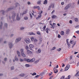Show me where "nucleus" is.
Segmentation results:
<instances>
[{
	"instance_id": "1",
	"label": "nucleus",
	"mask_w": 79,
	"mask_h": 79,
	"mask_svg": "<svg viewBox=\"0 0 79 79\" xmlns=\"http://www.w3.org/2000/svg\"><path fill=\"white\" fill-rule=\"evenodd\" d=\"M27 61L28 62H29L30 63H31L35 61V58H33L31 60L27 58H25L24 59V60L21 59V58L19 59V61L21 62H22V61Z\"/></svg>"
},
{
	"instance_id": "2",
	"label": "nucleus",
	"mask_w": 79,
	"mask_h": 79,
	"mask_svg": "<svg viewBox=\"0 0 79 79\" xmlns=\"http://www.w3.org/2000/svg\"><path fill=\"white\" fill-rule=\"evenodd\" d=\"M71 4H69L67 5L64 8V10H66L68 9L69 8V7H71Z\"/></svg>"
},
{
	"instance_id": "3",
	"label": "nucleus",
	"mask_w": 79,
	"mask_h": 79,
	"mask_svg": "<svg viewBox=\"0 0 79 79\" xmlns=\"http://www.w3.org/2000/svg\"><path fill=\"white\" fill-rule=\"evenodd\" d=\"M70 44H74L73 45L72 48H73L74 47V46L76 45V42H75L74 41V40H71L70 41Z\"/></svg>"
},
{
	"instance_id": "4",
	"label": "nucleus",
	"mask_w": 79,
	"mask_h": 79,
	"mask_svg": "<svg viewBox=\"0 0 79 79\" xmlns=\"http://www.w3.org/2000/svg\"><path fill=\"white\" fill-rule=\"evenodd\" d=\"M54 8V4H52L50 6H49V8H48V10H50V8Z\"/></svg>"
},
{
	"instance_id": "5",
	"label": "nucleus",
	"mask_w": 79,
	"mask_h": 79,
	"mask_svg": "<svg viewBox=\"0 0 79 79\" xmlns=\"http://www.w3.org/2000/svg\"><path fill=\"white\" fill-rule=\"evenodd\" d=\"M12 19H14V18H15V16H16V13H15V12H13L12 13Z\"/></svg>"
},
{
	"instance_id": "6",
	"label": "nucleus",
	"mask_w": 79,
	"mask_h": 79,
	"mask_svg": "<svg viewBox=\"0 0 79 79\" xmlns=\"http://www.w3.org/2000/svg\"><path fill=\"white\" fill-rule=\"evenodd\" d=\"M70 66L69 65H67L65 69V71H68L69 69Z\"/></svg>"
},
{
	"instance_id": "7",
	"label": "nucleus",
	"mask_w": 79,
	"mask_h": 79,
	"mask_svg": "<svg viewBox=\"0 0 79 79\" xmlns=\"http://www.w3.org/2000/svg\"><path fill=\"white\" fill-rule=\"evenodd\" d=\"M21 40V38H19L15 40V43H17L18 42H19V41H20Z\"/></svg>"
},
{
	"instance_id": "8",
	"label": "nucleus",
	"mask_w": 79,
	"mask_h": 79,
	"mask_svg": "<svg viewBox=\"0 0 79 79\" xmlns=\"http://www.w3.org/2000/svg\"><path fill=\"white\" fill-rule=\"evenodd\" d=\"M53 70H54V73H55V74H56L57 73H58V70L56 69V68H54L53 69Z\"/></svg>"
},
{
	"instance_id": "9",
	"label": "nucleus",
	"mask_w": 79,
	"mask_h": 79,
	"mask_svg": "<svg viewBox=\"0 0 79 79\" xmlns=\"http://www.w3.org/2000/svg\"><path fill=\"white\" fill-rule=\"evenodd\" d=\"M49 31H50V29H48V28H47L45 29V31L46 33H47V34H48V31H49Z\"/></svg>"
},
{
	"instance_id": "10",
	"label": "nucleus",
	"mask_w": 79,
	"mask_h": 79,
	"mask_svg": "<svg viewBox=\"0 0 79 79\" xmlns=\"http://www.w3.org/2000/svg\"><path fill=\"white\" fill-rule=\"evenodd\" d=\"M41 52V49L40 48H39L38 50V51L36 52V53H40Z\"/></svg>"
},
{
	"instance_id": "11",
	"label": "nucleus",
	"mask_w": 79,
	"mask_h": 79,
	"mask_svg": "<svg viewBox=\"0 0 79 79\" xmlns=\"http://www.w3.org/2000/svg\"><path fill=\"white\" fill-rule=\"evenodd\" d=\"M57 18V16L54 15H52V19H55V18Z\"/></svg>"
},
{
	"instance_id": "12",
	"label": "nucleus",
	"mask_w": 79,
	"mask_h": 79,
	"mask_svg": "<svg viewBox=\"0 0 79 79\" xmlns=\"http://www.w3.org/2000/svg\"><path fill=\"white\" fill-rule=\"evenodd\" d=\"M9 48H11L13 47V44H12V43H11L10 44V43H9Z\"/></svg>"
},
{
	"instance_id": "13",
	"label": "nucleus",
	"mask_w": 79,
	"mask_h": 79,
	"mask_svg": "<svg viewBox=\"0 0 79 79\" xmlns=\"http://www.w3.org/2000/svg\"><path fill=\"white\" fill-rule=\"evenodd\" d=\"M42 17V15H38V17H36V19L37 20L38 19H40V18Z\"/></svg>"
},
{
	"instance_id": "14",
	"label": "nucleus",
	"mask_w": 79,
	"mask_h": 79,
	"mask_svg": "<svg viewBox=\"0 0 79 79\" xmlns=\"http://www.w3.org/2000/svg\"><path fill=\"white\" fill-rule=\"evenodd\" d=\"M46 28V25H44V27L42 28L43 30H42L41 31H45Z\"/></svg>"
},
{
	"instance_id": "15",
	"label": "nucleus",
	"mask_w": 79,
	"mask_h": 79,
	"mask_svg": "<svg viewBox=\"0 0 79 79\" xmlns=\"http://www.w3.org/2000/svg\"><path fill=\"white\" fill-rule=\"evenodd\" d=\"M27 53L28 54H29V53H32V52L29 50H27Z\"/></svg>"
},
{
	"instance_id": "16",
	"label": "nucleus",
	"mask_w": 79,
	"mask_h": 79,
	"mask_svg": "<svg viewBox=\"0 0 79 79\" xmlns=\"http://www.w3.org/2000/svg\"><path fill=\"white\" fill-rule=\"evenodd\" d=\"M19 15V14H17V20H18V21H19L20 19V18L18 17Z\"/></svg>"
},
{
	"instance_id": "17",
	"label": "nucleus",
	"mask_w": 79,
	"mask_h": 79,
	"mask_svg": "<svg viewBox=\"0 0 79 79\" xmlns=\"http://www.w3.org/2000/svg\"><path fill=\"white\" fill-rule=\"evenodd\" d=\"M42 13H43V11H42V10H41L38 12V15H42Z\"/></svg>"
},
{
	"instance_id": "18",
	"label": "nucleus",
	"mask_w": 79,
	"mask_h": 79,
	"mask_svg": "<svg viewBox=\"0 0 79 79\" xmlns=\"http://www.w3.org/2000/svg\"><path fill=\"white\" fill-rule=\"evenodd\" d=\"M29 34L30 35H35V33H34L32 32L29 33Z\"/></svg>"
},
{
	"instance_id": "19",
	"label": "nucleus",
	"mask_w": 79,
	"mask_h": 79,
	"mask_svg": "<svg viewBox=\"0 0 79 79\" xmlns=\"http://www.w3.org/2000/svg\"><path fill=\"white\" fill-rule=\"evenodd\" d=\"M25 41L26 43L27 44H30V43L31 42V41H28V40H25Z\"/></svg>"
},
{
	"instance_id": "20",
	"label": "nucleus",
	"mask_w": 79,
	"mask_h": 79,
	"mask_svg": "<svg viewBox=\"0 0 79 79\" xmlns=\"http://www.w3.org/2000/svg\"><path fill=\"white\" fill-rule=\"evenodd\" d=\"M67 44L68 46H70V43L68 42V39L66 40Z\"/></svg>"
},
{
	"instance_id": "21",
	"label": "nucleus",
	"mask_w": 79,
	"mask_h": 79,
	"mask_svg": "<svg viewBox=\"0 0 79 79\" xmlns=\"http://www.w3.org/2000/svg\"><path fill=\"white\" fill-rule=\"evenodd\" d=\"M2 26H3V23L1 22V25H0V29H2Z\"/></svg>"
},
{
	"instance_id": "22",
	"label": "nucleus",
	"mask_w": 79,
	"mask_h": 79,
	"mask_svg": "<svg viewBox=\"0 0 79 79\" xmlns=\"http://www.w3.org/2000/svg\"><path fill=\"white\" fill-rule=\"evenodd\" d=\"M20 77H24V74L21 73L19 75Z\"/></svg>"
},
{
	"instance_id": "23",
	"label": "nucleus",
	"mask_w": 79,
	"mask_h": 79,
	"mask_svg": "<svg viewBox=\"0 0 79 79\" xmlns=\"http://www.w3.org/2000/svg\"><path fill=\"white\" fill-rule=\"evenodd\" d=\"M13 9H14V8H9V9H7L6 11H10L11 10H13Z\"/></svg>"
},
{
	"instance_id": "24",
	"label": "nucleus",
	"mask_w": 79,
	"mask_h": 79,
	"mask_svg": "<svg viewBox=\"0 0 79 79\" xmlns=\"http://www.w3.org/2000/svg\"><path fill=\"white\" fill-rule=\"evenodd\" d=\"M60 34L62 35H64V31H61L60 32Z\"/></svg>"
},
{
	"instance_id": "25",
	"label": "nucleus",
	"mask_w": 79,
	"mask_h": 79,
	"mask_svg": "<svg viewBox=\"0 0 79 79\" xmlns=\"http://www.w3.org/2000/svg\"><path fill=\"white\" fill-rule=\"evenodd\" d=\"M29 46V47H30V48H33V47H34V45L33 44H30Z\"/></svg>"
},
{
	"instance_id": "26",
	"label": "nucleus",
	"mask_w": 79,
	"mask_h": 79,
	"mask_svg": "<svg viewBox=\"0 0 79 79\" xmlns=\"http://www.w3.org/2000/svg\"><path fill=\"white\" fill-rule=\"evenodd\" d=\"M44 4L45 5L47 4V0H45L44 3Z\"/></svg>"
},
{
	"instance_id": "27",
	"label": "nucleus",
	"mask_w": 79,
	"mask_h": 79,
	"mask_svg": "<svg viewBox=\"0 0 79 79\" xmlns=\"http://www.w3.org/2000/svg\"><path fill=\"white\" fill-rule=\"evenodd\" d=\"M75 76L76 77L79 76V72L75 74Z\"/></svg>"
},
{
	"instance_id": "28",
	"label": "nucleus",
	"mask_w": 79,
	"mask_h": 79,
	"mask_svg": "<svg viewBox=\"0 0 79 79\" xmlns=\"http://www.w3.org/2000/svg\"><path fill=\"white\" fill-rule=\"evenodd\" d=\"M74 20H75V22H78V19H77V18H75Z\"/></svg>"
},
{
	"instance_id": "29",
	"label": "nucleus",
	"mask_w": 79,
	"mask_h": 79,
	"mask_svg": "<svg viewBox=\"0 0 79 79\" xmlns=\"http://www.w3.org/2000/svg\"><path fill=\"white\" fill-rule=\"evenodd\" d=\"M37 3L39 5H40V4H41V1H40V0H39L37 2Z\"/></svg>"
},
{
	"instance_id": "30",
	"label": "nucleus",
	"mask_w": 79,
	"mask_h": 79,
	"mask_svg": "<svg viewBox=\"0 0 79 79\" xmlns=\"http://www.w3.org/2000/svg\"><path fill=\"white\" fill-rule=\"evenodd\" d=\"M21 55L22 56H23V57H26V55L24 54V53H22Z\"/></svg>"
},
{
	"instance_id": "31",
	"label": "nucleus",
	"mask_w": 79,
	"mask_h": 79,
	"mask_svg": "<svg viewBox=\"0 0 79 79\" xmlns=\"http://www.w3.org/2000/svg\"><path fill=\"white\" fill-rule=\"evenodd\" d=\"M17 54L18 55V56H20V52H19V51H17Z\"/></svg>"
},
{
	"instance_id": "32",
	"label": "nucleus",
	"mask_w": 79,
	"mask_h": 79,
	"mask_svg": "<svg viewBox=\"0 0 79 79\" xmlns=\"http://www.w3.org/2000/svg\"><path fill=\"white\" fill-rule=\"evenodd\" d=\"M20 51L21 52V53H24V50H23V49H21V50H20Z\"/></svg>"
},
{
	"instance_id": "33",
	"label": "nucleus",
	"mask_w": 79,
	"mask_h": 79,
	"mask_svg": "<svg viewBox=\"0 0 79 79\" xmlns=\"http://www.w3.org/2000/svg\"><path fill=\"white\" fill-rule=\"evenodd\" d=\"M15 61H18V60H19V59L15 56Z\"/></svg>"
},
{
	"instance_id": "34",
	"label": "nucleus",
	"mask_w": 79,
	"mask_h": 79,
	"mask_svg": "<svg viewBox=\"0 0 79 79\" xmlns=\"http://www.w3.org/2000/svg\"><path fill=\"white\" fill-rule=\"evenodd\" d=\"M36 34H38V35H41V34L40 33V32L39 31H37L36 32Z\"/></svg>"
},
{
	"instance_id": "35",
	"label": "nucleus",
	"mask_w": 79,
	"mask_h": 79,
	"mask_svg": "<svg viewBox=\"0 0 79 79\" xmlns=\"http://www.w3.org/2000/svg\"><path fill=\"white\" fill-rule=\"evenodd\" d=\"M16 7L18 6H19V4L18 3H16L15 4Z\"/></svg>"
},
{
	"instance_id": "36",
	"label": "nucleus",
	"mask_w": 79,
	"mask_h": 79,
	"mask_svg": "<svg viewBox=\"0 0 79 79\" xmlns=\"http://www.w3.org/2000/svg\"><path fill=\"white\" fill-rule=\"evenodd\" d=\"M0 12H2V15H4V13H5V11L3 10H2Z\"/></svg>"
},
{
	"instance_id": "37",
	"label": "nucleus",
	"mask_w": 79,
	"mask_h": 79,
	"mask_svg": "<svg viewBox=\"0 0 79 79\" xmlns=\"http://www.w3.org/2000/svg\"><path fill=\"white\" fill-rule=\"evenodd\" d=\"M7 26H8V25L7 24V23H5L4 24V26L6 27H7Z\"/></svg>"
},
{
	"instance_id": "38",
	"label": "nucleus",
	"mask_w": 79,
	"mask_h": 79,
	"mask_svg": "<svg viewBox=\"0 0 79 79\" xmlns=\"http://www.w3.org/2000/svg\"><path fill=\"white\" fill-rule=\"evenodd\" d=\"M37 75V73H36L34 72L32 74V76H35V75Z\"/></svg>"
},
{
	"instance_id": "39",
	"label": "nucleus",
	"mask_w": 79,
	"mask_h": 79,
	"mask_svg": "<svg viewBox=\"0 0 79 79\" xmlns=\"http://www.w3.org/2000/svg\"><path fill=\"white\" fill-rule=\"evenodd\" d=\"M40 76H43V75H44V73L43 72V73H40Z\"/></svg>"
},
{
	"instance_id": "40",
	"label": "nucleus",
	"mask_w": 79,
	"mask_h": 79,
	"mask_svg": "<svg viewBox=\"0 0 79 79\" xmlns=\"http://www.w3.org/2000/svg\"><path fill=\"white\" fill-rule=\"evenodd\" d=\"M25 66H26L27 67H29L30 65L29 64H25Z\"/></svg>"
},
{
	"instance_id": "41",
	"label": "nucleus",
	"mask_w": 79,
	"mask_h": 79,
	"mask_svg": "<svg viewBox=\"0 0 79 79\" xmlns=\"http://www.w3.org/2000/svg\"><path fill=\"white\" fill-rule=\"evenodd\" d=\"M25 48L27 50H28V49H29V47L27 46H26L25 47Z\"/></svg>"
},
{
	"instance_id": "42",
	"label": "nucleus",
	"mask_w": 79,
	"mask_h": 79,
	"mask_svg": "<svg viewBox=\"0 0 79 79\" xmlns=\"http://www.w3.org/2000/svg\"><path fill=\"white\" fill-rule=\"evenodd\" d=\"M36 9H37V10H40V7H39V6H38L37 7Z\"/></svg>"
},
{
	"instance_id": "43",
	"label": "nucleus",
	"mask_w": 79,
	"mask_h": 79,
	"mask_svg": "<svg viewBox=\"0 0 79 79\" xmlns=\"http://www.w3.org/2000/svg\"><path fill=\"white\" fill-rule=\"evenodd\" d=\"M31 41H33V40H34V37H31Z\"/></svg>"
},
{
	"instance_id": "44",
	"label": "nucleus",
	"mask_w": 79,
	"mask_h": 79,
	"mask_svg": "<svg viewBox=\"0 0 79 79\" xmlns=\"http://www.w3.org/2000/svg\"><path fill=\"white\" fill-rule=\"evenodd\" d=\"M55 49H56V47H53V48H52V50H55Z\"/></svg>"
},
{
	"instance_id": "45",
	"label": "nucleus",
	"mask_w": 79,
	"mask_h": 79,
	"mask_svg": "<svg viewBox=\"0 0 79 79\" xmlns=\"http://www.w3.org/2000/svg\"><path fill=\"white\" fill-rule=\"evenodd\" d=\"M40 76V75H37L35 76V77L36 78H38V77H39Z\"/></svg>"
},
{
	"instance_id": "46",
	"label": "nucleus",
	"mask_w": 79,
	"mask_h": 79,
	"mask_svg": "<svg viewBox=\"0 0 79 79\" xmlns=\"http://www.w3.org/2000/svg\"><path fill=\"white\" fill-rule=\"evenodd\" d=\"M61 50V48H59L57 50V51H58V52H60Z\"/></svg>"
},
{
	"instance_id": "47",
	"label": "nucleus",
	"mask_w": 79,
	"mask_h": 79,
	"mask_svg": "<svg viewBox=\"0 0 79 79\" xmlns=\"http://www.w3.org/2000/svg\"><path fill=\"white\" fill-rule=\"evenodd\" d=\"M24 19L25 20H27V19H28V18L27 17H25L24 18Z\"/></svg>"
},
{
	"instance_id": "48",
	"label": "nucleus",
	"mask_w": 79,
	"mask_h": 79,
	"mask_svg": "<svg viewBox=\"0 0 79 79\" xmlns=\"http://www.w3.org/2000/svg\"><path fill=\"white\" fill-rule=\"evenodd\" d=\"M14 69V66H12L11 68V70H13Z\"/></svg>"
},
{
	"instance_id": "49",
	"label": "nucleus",
	"mask_w": 79,
	"mask_h": 79,
	"mask_svg": "<svg viewBox=\"0 0 79 79\" xmlns=\"http://www.w3.org/2000/svg\"><path fill=\"white\" fill-rule=\"evenodd\" d=\"M52 74H53V73L51 72V73H49V76H51V75H52Z\"/></svg>"
},
{
	"instance_id": "50",
	"label": "nucleus",
	"mask_w": 79,
	"mask_h": 79,
	"mask_svg": "<svg viewBox=\"0 0 79 79\" xmlns=\"http://www.w3.org/2000/svg\"><path fill=\"white\" fill-rule=\"evenodd\" d=\"M60 79H64V76H63L62 77H61Z\"/></svg>"
},
{
	"instance_id": "51",
	"label": "nucleus",
	"mask_w": 79,
	"mask_h": 79,
	"mask_svg": "<svg viewBox=\"0 0 79 79\" xmlns=\"http://www.w3.org/2000/svg\"><path fill=\"white\" fill-rule=\"evenodd\" d=\"M30 16L31 19L32 18V15H31V13H30Z\"/></svg>"
},
{
	"instance_id": "52",
	"label": "nucleus",
	"mask_w": 79,
	"mask_h": 79,
	"mask_svg": "<svg viewBox=\"0 0 79 79\" xmlns=\"http://www.w3.org/2000/svg\"><path fill=\"white\" fill-rule=\"evenodd\" d=\"M69 23H70V24H72V23H73V21H72L71 20H70L69 21Z\"/></svg>"
},
{
	"instance_id": "53",
	"label": "nucleus",
	"mask_w": 79,
	"mask_h": 79,
	"mask_svg": "<svg viewBox=\"0 0 79 79\" xmlns=\"http://www.w3.org/2000/svg\"><path fill=\"white\" fill-rule=\"evenodd\" d=\"M58 38H61V36L60 35L58 34Z\"/></svg>"
},
{
	"instance_id": "54",
	"label": "nucleus",
	"mask_w": 79,
	"mask_h": 79,
	"mask_svg": "<svg viewBox=\"0 0 79 79\" xmlns=\"http://www.w3.org/2000/svg\"><path fill=\"white\" fill-rule=\"evenodd\" d=\"M37 6H34L33 7V8H34V9H37Z\"/></svg>"
},
{
	"instance_id": "55",
	"label": "nucleus",
	"mask_w": 79,
	"mask_h": 79,
	"mask_svg": "<svg viewBox=\"0 0 79 79\" xmlns=\"http://www.w3.org/2000/svg\"><path fill=\"white\" fill-rule=\"evenodd\" d=\"M50 25L51 26H52V27H51V28H52V27H53V25H52V23H50Z\"/></svg>"
},
{
	"instance_id": "56",
	"label": "nucleus",
	"mask_w": 79,
	"mask_h": 79,
	"mask_svg": "<svg viewBox=\"0 0 79 79\" xmlns=\"http://www.w3.org/2000/svg\"><path fill=\"white\" fill-rule=\"evenodd\" d=\"M53 75H52L49 78V79H52V78H53Z\"/></svg>"
},
{
	"instance_id": "57",
	"label": "nucleus",
	"mask_w": 79,
	"mask_h": 79,
	"mask_svg": "<svg viewBox=\"0 0 79 79\" xmlns=\"http://www.w3.org/2000/svg\"><path fill=\"white\" fill-rule=\"evenodd\" d=\"M34 42H37V40L36 39H35L34 40Z\"/></svg>"
},
{
	"instance_id": "58",
	"label": "nucleus",
	"mask_w": 79,
	"mask_h": 79,
	"mask_svg": "<svg viewBox=\"0 0 79 79\" xmlns=\"http://www.w3.org/2000/svg\"><path fill=\"white\" fill-rule=\"evenodd\" d=\"M68 79H70V78L71 77V76H70V75H69V76H68Z\"/></svg>"
},
{
	"instance_id": "59",
	"label": "nucleus",
	"mask_w": 79,
	"mask_h": 79,
	"mask_svg": "<svg viewBox=\"0 0 79 79\" xmlns=\"http://www.w3.org/2000/svg\"><path fill=\"white\" fill-rule=\"evenodd\" d=\"M77 53H78V52H74V55H76V54H77Z\"/></svg>"
},
{
	"instance_id": "60",
	"label": "nucleus",
	"mask_w": 79,
	"mask_h": 79,
	"mask_svg": "<svg viewBox=\"0 0 79 79\" xmlns=\"http://www.w3.org/2000/svg\"><path fill=\"white\" fill-rule=\"evenodd\" d=\"M75 32L77 33V34H79V31H78Z\"/></svg>"
},
{
	"instance_id": "61",
	"label": "nucleus",
	"mask_w": 79,
	"mask_h": 79,
	"mask_svg": "<svg viewBox=\"0 0 79 79\" xmlns=\"http://www.w3.org/2000/svg\"><path fill=\"white\" fill-rule=\"evenodd\" d=\"M27 13V11H26L23 12V14H26Z\"/></svg>"
},
{
	"instance_id": "62",
	"label": "nucleus",
	"mask_w": 79,
	"mask_h": 79,
	"mask_svg": "<svg viewBox=\"0 0 79 79\" xmlns=\"http://www.w3.org/2000/svg\"><path fill=\"white\" fill-rule=\"evenodd\" d=\"M6 60H7L6 58H5L4 59V61H6Z\"/></svg>"
},
{
	"instance_id": "63",
	"label": "nucleus",
	"mask_w": 79,
	"mask_h": 79,
	"mask_svg": "<svg viewBox=\"0 0 79 79\" xmlns=\"http://www.w3.org/2000/svg\"><path fill=\"white\" fill-rule=\"evenodd\" d=\"M54 13H55V10H53L51 13L52 14H53Z\"/></svg>"
},
{
	"instance_id": "64",
	"label": "nucleus",
	"mask_w": 79,
	"mask_h": 79,
	"mask_svg": "<svg viewBox=\"0 0 79 79\" xmlns=\"http://www.w3.org/2000/svg\"><path fill=\"white\" fill-rule=\"evenodd\" d=\"M64 4V2H62L61 3V5H63Z\"/></svg>"
}]
</instances>
